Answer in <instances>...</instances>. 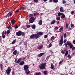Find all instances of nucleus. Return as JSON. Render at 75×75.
<instances>
[{
    "mask_svg": "<svg viewBox=\"0 0 75 75\" xmlns=\"http://www.w3.org/2000/svg\"><path fill=\"white\" fill-rule=\"evenodd\" d=\"M46 63L41 64L39 66V67L40 69L42 70L45 69V66H46Z\"/></svg>",
    "mask_w": 75,
    "mask_h": 75,
    "instance_id": "1",
    "label": "nucleus"
},
{
    "mask_svg": "<svg viewBox=\"0 0 75 75\" xmlns=\"http://www.w3.org/2000/svg\"><path fill=\"white\" fill-rule=\"evenodd\" d=\"M10 68H11L10 67H8L6 71V72L7 73L8 75H10V73L11 70V69Z\"/></svg>",
    "mask_w": 75,
    "mask_h": 75,
    "instance_id": "2",
    "label": "nucleus"
},
{
    "mask_svg": "<svg viewBox=\"0 0 75 75\" xmlns=\"http://www.w3.org/2000/svg\"><path fill=\"white\" fill-rule=\"evenodd\" d=\"M35 18H34V17L30 18L29 20V23H33L35 21Z\"/></svg>",
    "mask_w": 75,
    "mask_h": 75,
    "instance_id": "3",
    "label": "nucleus"
},
{
    "mask_svg": "<svg viewBox=\"0 0 75 75\" xmlns=\"http://www.w3.org/2000/svg\"><path fill=\"white\" fill-rule=\"evenodd\" d=\"M24 59H25V57L23 58H20L19 59H18V60L16 62V64H18V63H20V62L22 60H24Z\"/></svg>",
    "mask_w": 75,
    "mask_h": 75,
    "instance_id": "4",
    "label": "nucleus"
},
{
    "mask_svg": "<svg viewBox=\"0 0 75 75\" xmlns=\"http://www.w3.org/2000/svg\"><path fill=\"white\" fill-rule=\"evenodd\" d=\"M13 13L11 12H9L6 16H4V17H5L6 18H7V17H10V16H12Z\"/></svg>",
    "mask_w": 75,
    "mask_h": 75,
    "instance_id": "5",
    "label": "nucleus"
},
{
    "mask_svg": "<svg viewBox=\"0 0 75 75\" xmlns=\"http://www.w3.org/2000/svg\"><path fill=\"white\" fill-rule=\"evenodd\" d=\"M16 35L17 36H21V31H20L16 33Z\"/></svg>",
    "mask_w": 75,
    "mask_h": 75,
    "instance_id": "6",
    "label": "nucleus"
},
{
    "mask_svg": "<svg viewBox=\"0 0 75 75\" xmlns=\"http://www.w3.org/2000/svg\"><path fill=\"white\" fill-rule=\"evenodd\" d=\"M72 43H69V42L68 41H67V42H66L64 44V45H65L66 47H68V46H70Z\"/></svg>",
    "mask_w": 75,
    "mask_h": 75,
    "instance_id": "7",
    "label": "nucleus"
},
{
    "mask_svg": "<svg viewBox=\"0 0 75 75\" xmlns=\"http://www.w3.org/2000/svg\"><path fill=\"white\" fill-rule=\"evenodd\" d=\"M63 41L62 39L60 40L59 41V47H61L62 45V44H63Z\"/></svg>",
    "mask_w": 75,
    "mask_h": 75,
    "instance_id": "8",
    "label": "nucleus"
},
{
    "mask_svg": "<svg viewBox=\"0 0 75 75\" xmlns=\"http://www.w3.org/2000/svg\"><path fill=\"white\" fill-rule=\"evenodd\" d=\"M24 69L25 71H29L28 70V65H24Z\"/></svg>",
    "mask_w": 75,
    "mask_h": 75,
    "instance_id": "9",
    "label": "nucleus"
},
{
    "mask_svg": "<svg viewBox=\"0 0 75 75\" xmlns=\"http://www.w3.org/2000/svg\"><path fill=\"white\" fill-rule=\"evenodd\" d=\"M39 37H40V36L38 35L37 33V34H35V39H37L39 38Z\"/></svg>",
    "mask_w": 75,
    "mask_h": 75,
    "instance_id": "10",
    "label": "nucleus"
},
{
    "mask_svg": "<svg viewBox=\"0 0 75 75\" xmlns=\"http://www.w3.org/2000/svg\"><path fill=\"white\" fill-rule=\"evenodd\" d=\"M4 30L3 31L2 33V35L3 38H4L5 37H6V35H4Z\"/></svg>",
    "mask_w": 75,
    "mask_h": 75,
    "instance_id": "11",
    "label": "nucleus"
},
{
    "mask_svg": "<svg viewBox=\"0 0 75 75\" xmlns=\"http://www.w3.org/2000/svg\"><path fill=\"white\" fill-rule=\"evenodd\" d=\"M25 63V62H24V61H23L20 62L19 64V65H24V64Z\"/></svg>",
    "mask_w": 75,
    "mask_h": 75,
    "instance_id": "12",
    "label": "nucleus"
},
{
    "mask_svg": "<svg viewBox=\"0 0 75 75\" xmlns=\"http://www.w3.org/2000/svg\"><path fill=\"white\" fill-rule=\"evenodd\" d=\"M45 54V53H41L38 54V57H42V56L44 54Z\"/></svg>",
    "mask_w": 75,
    "mask_h": 75,
    "instance_id": "13",
    "label": "nucleus"
},
{
    "mask_svg": "<svg viewBox=\"0 0 75 75\" xmlns=\"http://www.w3.org/2000/svg\"><path fill=\"white\" fill-rule=\"evenodd\" d=\"M30 39H33L34 38H35V34H33L30 35Z\"/></svg>",
    "mask_w": 75,
    "mask_h": 75,
    "instance_id": "14",
    "label": "nucleus"
},
{
    "mask_svg": "<svg viewBox=\"0 0 75 75\" xmlns=\"http://www.w3.org/2000/svg\"><path fill=\"white\" fill-rule=\"evenodd\" d=\"M37 33L39 35H42L43 34V33L42 32H38Z\"/></svg>",
    "mask_w": 75,
    "mask_h": 75,
    "instance_id": "15",
    "label": "nucleus"
},
{
    "mask_svg": "<svg viewBox=\"0 0 75 75\" xmlns=\"http://www.w3.org/2000/svg\"><path fill=\"white\" fill-rule=\"evenodd\" d=\"M11 23L12 24H14L16 23V21L14 19H12L11 20Z\"/></svg>",
    "mask_w": 75,
    "mask_h": 75,
    "instance_id": "16",
    "label": "nucleus"
},
{
    "mask_svg": "<svg viewBox=\"0 0 75 75\" xmlns=\"http://www.w3.org/2000/svg\"><path fill=\"white\" fill-rule=\"evenodd\" d=\"M55 22H56V21L55 20H53L51 22L50 24H54L55 23Z\"/></svg>",
    "mask_w": 75,
    "mask_h": 75,
    "instance_id": "17",
    "label": "nucleus"
},
{
    "mask_svg": "<svg viewBox=\"0 0 75 75\" xmlns=\"http://www.w3.org/2000/svg\"><path fill=\"white\" fill-rule=\"evenodd\" d=\"M17 50H15L13 52V54L14 55H17Z\"/></svg>",
    "mask_w": 75,
    "mask_h": 75,
    "instance_id": "18",
    "label": "nucleus"
},
{
    "mask_svg": "<svg viewBox=\"0 0 75 75\" xmlns=\"http://www.w3.org/2000/svg\"><path fill=\"white\" fill-rule=\"evenodd\" d=\"M68 26H69V24L68 23H66L65 28L66 29H68Z\"/></svg>",
    "mask_w": 75,
    "mask_h": 75,
    "instance_id": "19",
    "label": "nucleus"
},
{
    "mask_svg": "<svg viewBox=\"0 0 75 75\" xmlns=\"http://www.w3.org/2000/svg\"><path fill=\"white\" fill-rule=\"evenodd\" d=\"M42 20H40V21L38 22V24L39 25H42Z\"/></svg>",
    "mask_w": 75,
    "mask_h": 75,
    "instance_id": "20",
    "label": "nucleus"
},
{
    "mask_svg": "<svg viewBox=\"0 0 75 75\" xmlns=\"http://www.w3.org/2000/svg\"><path fill=\"white\" fill-rule=\"evenodd\" d=\"M25 73H26L27 75H28L30 73V71H29V70H26L25 71Z\"/></svg>",
    "mask_w": 75,
    "mask_h": 75,
    "instance_id": "21",
    "label": "nucleus"
},
{
    "mask_svg": "<svg viewBox=\"0 0 75 75\" xmlns=\"http://www.w3.org/2000/svg\"><path fill=\"white\" fill-rule=\"evenodd\" d=\"M65 18V15L64 14L62 13V16L61 17V18L62 19V18Z\"/></svg>",
    "mask_w": 75,
    "mask_h": 75,
    "instance_id": "22",
    "label": "nucleus"
},
{
    "mask_svg": "<svg viewBox=\"0 0 75 75\" xmlns=\"http://www.w3.org/2000/svg\"><path fill=\"white\" fill-rule=\"evenodd\" d=\"M25 33L21 31V35H22V36L23 37L25 36Z\"/></svg>",
    "mask_w": 75,
    "mask_h": 75,
    "instance_id": "23",
    "label": "nucleus"
},
{
    "mask_svg": "<svg viewBox=\"0 0 75 75\" xmlns=\"http://www.w3.org/2000/svg\"><path fill=\"white\" fill-rule=\"evenodd\" d=\"M32 28L33 29H35V27H36L35 24H33V25H32Z\"/></svg>",
    "mask_w": 75,
    "mask_h": 75,
    "instance_id": "24",
    "label": "nucleus"
},
{
    "mask_svg": "<svg viewBox=\"0 0 75 75\" xmlns=\"http://www.w3.org/2000/svg\"><path fill=\"white\" fill-rule=\"evenodd\" d=\"M0 66L1 67V69L2 70V69H3V64H0Z\"/></svg>",
    "mask_w": 75,
    "mask_h": 75,
    "instance_id": "25",
    "label": "nucleus"
},
{
    "mask_svg": "<svg viewBox=\"0 0 75 75\" xmlns=\"http://www.w3.org/2000/svg\"><path fill=\"white\" fill-rule=\"evenodd\" d=\"M51 69H54V65H53V64H52V63L51 64Z\"/></svg>",
    "mask_w": 75,
    "mask_h": 75,
    "instance_id": "26",
    "label": "nucleus"
},
{
    "mask_svg": "<svg viewBox=\"0 0 75 75\" xmlns=\"http://www.w3.org/2000/svg\"><path fill=\"white\" fill-rule=\"evenodd\" d=\"M16 39L13 40L12 41V44H15V43H16Z\"/></svg>",
    "mask_w": 75,
    "mask_h": 75,
    "instance_id": "27",
    "label": "nucleus"
},
{
    "mask_svg": "<svg viewBox=\"0 0 75 75\" xmlns=\"http://www.w3.org/2000/svg\"><path fill=\"white\" fill-rule=\"evenodd\" d=\"M42 47H43V46L42 45H41L39 46L38 49L39 50H41V49H42Z\"/></svg>",
    "mask_w": 75,
    "mask_h": 75,
    "instance_id": "28",
    "label": "nucleus"
},
{
    "mask_svg": "<svg viewBox=\"0 0 75 75\" xmlns=\"http://www.w3.org/2000/svg\"><path fill=\"white\" fill-rule=\"evenodd\" d=\"M60 10L61 12H64V10H63V8L62 7H61L60 8Z\"/></svg>",
    "mask_w": 75,
    "mask_h": 75,
    "instance_id": "29",
    "label": "nucleus"
},
{
    "mask_svg": "<svg viewBox=\"0 0 75 75\" xmlns=\"http://www.w3.org/2000/svg\"><path fill=\"white\" fill-rule=\"evenodd\" d=\"M64 29V27H62L60 28L59 29V31L60 32H61L62 31V30Z\"/></svg>",
    "mask_w": 75,
    "mask_h": 75,
    "instance_id": "30",
    "label": "nucleus"
},
{
    "mask_svg": "<svg viewBox=\"0 0 75 75\" xmlns=\"http://www.w3.org/2000/svg\"><path fill=\"white\" fill-rule=\"evenodd\" d=\"M67 57L69 59H71V55L69 54L68 55Z\"/></svg>",
    "mask_w": 75,
    "mask_h": 75,
    "instance_id": "31",
    "label": "nucleus"
},
{
    "mask_svg": "<svg viewBox=\"0 0 75 75\" xmlns=\"http://www.w3.org/2000/svg\"><path fill=\"white\" fill-rule=\"evenodd\" d=\"M21 8L22 10H25V8L23 6L21 7Z\"/></svg>",
    "mask_w": 75,
    "mask_h": 75,
    "instance_id": "32",
    "label": "nucleus"
},
{
    "mask_svg": "<svg viewBox=\"0 0 75 75\" xmlns=\"http://www.w3.org/2000/svg\"><path fill=\"white\" fill-rule=\"evenodd\" d=\"M55 39L54 36H53L51 37L50 38V40H53Z\"/></svg>",
    "mask_w": 75,
    "mask_h": 75,
    "instance_id": "33",
    "label": "nucleus"
},
{
    "mask_svg": "<svg viewBox=\"0 0 75 75\" xmlns=\"http://www.w3.org/2000/svg\"><path fill=\"white\" fill-rule=\"evenodd\" d=\"M68 54V51L67 50L66 51V53H65V56H67V55Z\"/></svg>",
    "mask_w": 75,
    "mask_h": 75,
    "instance_id": "34",
    "label": "nucleus"
},
{
    "mask_svg": "<svg viewBox=\"0 0 75 75\" xmlns=\"http://www.w3.org/2000/svg\"><path fill=\"white\" fill-rule=\"evenodd\" d=\"M33 14H30L29 15V17H31H31H33Z\"/></svg>",
    "mask_w": 75,
    "mask_h": 75,
    "instance_id": "35",
    "label": "nucleus"
},
{
    "mask_svg": "<svg viewBox=\"0 0 75 75\" xmlns=\"http://www.w3.org/2000/svg\"><path fill=\"white\" fill-rule=\"evenodd\" d=\"M10 33V30H8L7 31V35H8L9 34V33Z\"/></svg>",
    "mask_w": 75,
    "mask_h": 75,
    "instance_id": "36",
    "label": "nucleus"
},
{
    "mask_svg": "<svg viewBox=\"0 0 75 75\" xmlns=\"http://www.w3.org/2000/svg\"><path fill=\"white\" fill-rule=\"evenodd\" d=\"M34 1L36 3H38L39 2V1L38 0H34Z\"/></svg>",
    "mask_w": 75,
    "mask_h": 75,
    "instance_id": "37",
    "label": "nucleus"
},
{
    "mask_svg": "<svg viewBox=\"0 0 75 75\" xmlns=\"http://www.w3.org/2000/svg\"><path fill=\"white\" fill-rule=\"evenodd\" d=\"M70 49H72V48L73 47V45L72 44V43L71 45H70Z\"/></svg>",
    "mask_w": 75,
    "mask_h": 75,
    "instance_id": "38",
    "label": "nucleus"
},
{
    "mask_svg": "<svg viewBox=\"0 0 75 75\" xmlns=\"http://www.w3.org/2000/svg\"><path fill=\"white\" fill-rule=\"evenodd\" d=\"M50 58V56H48L46 57V60H48V59H49V58Z\"/></svg>",
    "mask_w": 75,
    "mask_h": 75,
    "instance_id": "39",
    "label": "nucleus"
},
{
    "mask_svg": "<svg viewBox=\"0 0 75 75\" xmlns=\"http://www.w3.org/2000/svg\"><path fill=\"white\" fill-rule=\"evenodd\" d=\"M26 28H30V27H31V26L30 25H26Z\"/></svg>",
    "mask_w": 75,
    "mask_h": 75,
    "instance_id": "40",
    "label": "nucleus"
},
{
    "mask_svg": "<svg viewBox=\"0 0 75 75\" xmlns=\"http://www.w3.org/2000/svg\"><path fill=\"white\" fill-rule=\"evenodd\" d=\"M56 20L57 21H58V20H60V17L58 16Z\"/></svg>",
    "mask_w": 75,
    "mask_h": 75,
    "instance_id": "41",
    "label": "nucleus"
},
{
    "mask_svg": "<svg viewBox=\"0 0 75 75\" xmlns=\"http://www.w3.org/2000/svg\"><path fill=\"white\" fill-rule=\"evenodd\" d=\"M58 0H53V2L54 3H58Z\"/></svg>",
    "mask_w": 75,
    "mask_h": 75,
    "instance_id": "42",
    "label": "nucleus"
},
{
    "mask_svg": "<svg viewBox=\"0 0 75 75\" xmlns=\"http://www.w3.org/2000/svg\"><path fill=\"white\" fill-rule=\"evenodd\" d=\"M61 14H62V13H60V12H59L58 13V16H61Z\"/></svg>",
    "mask_w": 75,
    "mask_h": 75,
    "instance_id": "43",
    "label": "nucleus"
},
{
    "mask_svg": "<svg viewBox=\"0 0 75 75\" xmlns=\"http://www.w3.org/2000/svg\"><path fill=\"white\" fill-rule=\"evenodd\" d=\"M18 25H16L15 26V29H17V28H18Z\"/></svg>",
    "mask_w": 75,
    "mask_h": 75,
    "instance_id": "44",
    "label": "nucleus"
},
{
    "mask_svg": "<svg viewBox=\"0 0 75 75\" xmlns=\"http://www.w3.org/2000/svg\"><path fill=\"white\" fill-rule=\"evenodd\" d=\"M64 37L65 38H66V37H67V33H65V34H64Z\"/></svg>",
    "mask_w": 75,
    "mask_h": 75,
    "instance_id": "45",
    "label": "nucleus"
},
{
    "mask_svg": "<svg viewBox=\"0 0 75 75\" xmlns=\"http://www.w3.org/2000/svg\"><path fill=\"white\" fill-rule=\"evenodd\" d=\"M74 11H72L71 12V14L72 15V14H74Z\"/></svg>",
    "mask_w": 75,
    "mask_h": 75,
    "instance_id": "46",
    "label": "nucleus"
},
{
    "mask_svg": "<svg viewBox=\"0 0 75 75\" xmlns=\"http://www.w3.org/2000/svg\"><path fill=\"white\" fill-rule=\"evenodd\" d=\"M8 29H12V27H11V26H9L8 27Z\"/></svg>",
    "mask_w": 75,
    "mask_h": 75,
    "instance_id": "47",
    "label": "nucleus"
},
{
    "mask_svg": "<svg viewBox=\"0 0 75 75\" xmlns=\"http://www.w3.org/2000/svg\"><path fill=\"white\" fill-rule=\"evenodd\" d=\"M75 50V47L74 46L72 47L71 50Z\"/></svg>",
    "mask_w": 75,
    "mask_h": 75,
    "instance_id": "48",
    "label": "nucleus"
},
{
    "mask_svg": "<svg viewBox=\"0 0 75 75\" xmlns=\"http://www.w3.org/2000/svg\"><path fill=\"white\" fill-rule=\"evenodd\" d=\"M62 3L63 4H65V3H66V1L63 0Z\"/></svg>",
    "mask_w": 75,
    "mask_h": 75,
    "instance_id": "49",
    "label": "nucleus"
},
{
    "mask_svg": "<svg viewBox=\"0 0 75 75\" xmlns=\"http://www.w3.org/2000/svg\"><path fill=\"white\" fill-rule=\"evenodd\" d=\"M63 62V60H62L59 62V64H61Z\"/></svg>",
    "mask_w": 75,
    "mask_h": 75,
    "instance_id": "50",
    "label": "nucleus"
},
{
    "mask_svg": "<svg viewBox=\"0 0 75 75\" xmlns=\"http://www.w3.org/2000/svg\"><path fill=\"white\" fill-rule=\"evenodd\" d=\"M19 9H17L15 11V13H18V12H19Z\"/></svg>",
    "mask_w": 75,
    "mask_h": 75,
    "instance_id": "51",
    "label": "nucleus"
},
{
    "mask_svg": "<svg viewBox=\"0 0 75 75\" xmlns=\"http://www.w3.org/2000/svg\"><path fill=\"white\" fill-rule=\"evenodd\" d=\"M46 74H47L46 71H45L43 72V74L44 75H46Z\"/></svg>",
    "mask_w": 75,
    "mask_h": 75,
    "instance_id": "52",
    "label": "nucleus"
},
{
    "mask_svg": "<svg viewBox=\"0 0 75 75\" xmlns=\"http://www.w3.org/2000/svg\"><path fill=\"white\" fill-rule=\"evenodd\" d=\"M49 47H51V46H52V44L51 43H50L49 45Z\"/></svg>",
    "mask_w": 75,
    "mask_h": 75,
    "instance_id": "53",
    "label": "nucleus"
},
{
    "mask_svg": "<svg viewBox=\"0 0 75 75\" xmlns=\"http://www.w3.org/2000/svg\"><path fill=\"white\" fill-rule=\"evenodd\" d=\"M33 15H34V16L35 17H37V16H36V13H33Z\"/></svg>",
    "mask_w": 75,
    "mask_h": 75,
    "instance_id": "54",
    "label": "nucleus"
},
{
    "mask_svg": "<svg viewBox=\"0 0 75 75\" xmlns=\"http://www.w3.org/2000/svg\"><path fill=\"white\" fill-rule=\"evenodd\" d=\"M61 52L62 54H65V52H64V50H62V51H61Z\"/></svg>",
    "mask_w": 75,
    "mask_h": 75,
    "instance_id": "55",
    "label": "nucleus"
},
{
    "mask_svg": "<svg viewBox=\"0 0 75 75\" xmlns=\"http://www.w3.org/2000/svg\"><path fill=\"white\" fill-rule=\"evenodd\" d=\"M48 37V35H45V38H47Z\"/></svg>",
    "mask_w": 75,
    "mask_h": 75,
    "instance_id": "56",
    "label": "nucleus"
},
{
    "mask_svg": "<svg viewBox=\"0 0 75 75\" xmlns=\"http://www.w3.org/2000/svg\"><path fill=\"white\" fill-rule=\"evenodd\" d=\"M71 27H74V25L72 24L71 25Z\"/></svg>",
    "mask_w": 75,
    "mask_h": 75,
    "instance_id": "57",
    "label": "nucleus"
},
{
    "mask_svg": "<svg viewBox=\"0 0 75 75\" xmlns=\"http://www.w3.org/2000/svg\"><path fill=\"white\" fill-rule=\"evenodd\" d=\"M36 16H38V15L40 14V13H38L37 12L36 13Z\"/></svg>",
    "mask_w": 75,
    "mask_h": 75,
    "instance_id": "58",
    "label": "nucleus"
},
{
    "mask_svg": "<svg viewBox=\"0 0 75 75\" xmlns=\"http://www.w3.org/2000/svg\"><path fill=\"white\" fill-rule=\"evenodd\" d=\"M58 28L57 27H56L54 28V30H58Z\"/></svg>",
    "mask_w": 75,
    "mask_h": 75,
    "instance_id": "59",
    "label": "nucleus"
},
{
    "mask_svg": "<svg viewBox=\"0 0 75 75\" xmlns=\"http://www.w3.org/2000/svg\"><path fill=\"white\" fill-rule=\"evenodd\" d=\"M6 33H7V31H6V30H5V32H4V34L6 35Z\"/></svg>",
    "mask_w": 75,
    "mask_h": 75,
    "instance_id": "60",
    "label": "nucleus"
},
{
    "mask_svg": "<svg viewBox=\"0 0 75 75\" xmlns=\"http://www.w3.org/2000/svg\"><path fill=\"white\" fill-rule=\"evenodd\" d=\"M73 42L74 44H75V40L73 41Z\"/></svg>",
    "mask_w": 75,
    "mask_h": 75,
    "instance_id": "61",
    "label": "nucleus"
},
{
    "mask_svg": "<svg viewBox=\"0 0 75 75\" xmlns=\"http://www.w3.org/2000/svg\"><path fill=\"white\" fill-rule=\"evenodd\" d=\"M61 39L60 40H62L63 41V36H61Z\"/></svg>",
    "mask_w": 75,
    "mask_h": 75,
    "instance_id": "62",
    "label": "nucleus"
},
{
    "mask_svg": "<svg viewBox=\"0 0 75 75\" xmlns=\"http://www.w3.org/2000/svg\"><path fill=\"white\" fill-rule=\"evenodd\" d=\"M12 74L13 75H14V74H15V73H14V71H13L12 72Z\"/></svg>",
    "mask_w": 75,
    "mask_h": 75,
    "instance_id": "63",
    "label": "nucleus"
},
{
    "mask_svg": "<svg viewBox=\"0 0 75 75\" xmlns=\"http://www.w3.org/2000/svg\"><path fill=\"white\" fill-rule=\"evenodd\" d=\"M66 41H67V40H64L63 41L64 43H65V42H66Z\"/></svg>",
    "mask_w": 75,
    "mask_h": 75,
    "instance_id": "64",
    "label": "nucleus"
}]
</instances>
